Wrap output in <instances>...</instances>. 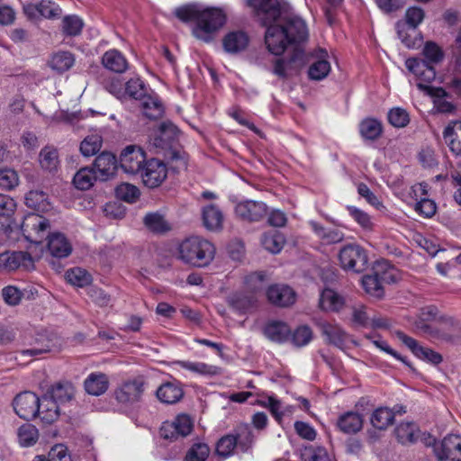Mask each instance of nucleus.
Here are the masks:
<instances>
[{
  "mask_svg": "<svg viewBox=\"0 0 461 461\" xmlns=\"http://www.w3.org/2000/svg\"><path fill=\"white\" fill-rule=\"evenodd\" d=\"M176 16L185 23L194 22L193 35L200 41L210 42L217 31L221 28L226 17L219 8H201L196 5H188L176 9Z\"/></svg>",
  "mask_w": 461,
  "mask_h": 461,
  "instance_id": "1",
  "label": "nucleus"
},
{
  "mask_svg": "<svg viewBox=\"0 0 461 461\" xmlns=\"http://www.w3.org/2000/svg\"><path fill=\"white\" fill-rule=\"evenodd\" d=\"M295 26L297 33L293 36L286 33L282 23L279 19L267 25L265 33V43L269 52L279 56L285 52L289 45H296L303 43L308 40L309 32L307 24L298 19L288 22V25Z\"/></svg>",
  "mask_w": 461,
  "mask_h": 461,
  "instance_id": "2",
  "label": "nucleus"
},
{
  "mask_svg": "<svg viewBox=\"0 0 461 461\" xmlns=\"http://www.w3.org/2000/svg\"><path fill=\"white\" fill-rule=\"evenodd\" d=\"M405 66L414 75L420 94L432 100V41H426L421 56L407 59Z\"/></svg>",
  "mask_w": 461,
  "mask_h": 461,
  "instance_id": "3",
  "label": "nucleus"
},
{
  "mask_svg": "<svg viewBox=\"0 0 461 461\" xmlns=\"http://www.w3.org/2000/svg\"><path fill=\"white\" fill-rule=\"evenodd\" d=\"M215 255V248L209 240L193 236L183 240L178 247V258L185 263L197 267L208 266Z\"/></svg>",
  "mask_w": 461,
  "mask_h": 461,
  "instance_id": "4",
  "label": "nucleus"
},
{
  "mask_svg": "<svg viewBox=\"0 0 461 461\" xmlns=\"http://www.w3.org/2000/svg\"><path fill=\"white\" fill-rule=\"evenodd\" d=\"M397 280L396 271L386 261L377 262L371 275L362 278V286L366 294L375 298H382L384 291L383 283H394Z\"/></svg>",
  "mask_w": 461,
  "mask_h": 461,
  "instance_id": "5",
  "label": "nucleus"
},
{
  "mask_svg": "<svg viewBox=\"0 0 461 461\" xmlns=\"http://www.w3.org/2000/svg\"><path fill=\"white\" fill-rule=\"evenodd\" d=\"M338 258L339 266L346 271L361 273L368 265L366 250L356 242L344 245L339 251Z\"/></svg>",
  "mask_w": 461,
  "mask_h": 461,
  "instance_id": "6",
  "label": "nucleus"
},
{
  "mask_svg": "<svg viewBox=\"0 0 461 461\" xmlns=\"http://www.w3.org/2000/svg\"><path fill=\"white\" fill-rule=\"evenodd\" d=\"M145 387L146 383L141 377L125 381L114 390V398L125 407L133 406L140 402Z\"/></svg>",
  "mask_w": 461,
  "mask_h": 461,
  "instance_id": "7",
  "label": "nucleus"
},
{
  "mask_svg": "<svg viewBox=\"0 0 461 461\" xmlns=\"http://www.w3.org/2000/svg\"><path fill=\"white\" fill-rule=\"evenodd\" d=\"M247 4L254 10L264 26L278 20L285 13L278 0H247Z\"/></svg>",
  "mask_w": 461,
  "mask_h": 461,
  "instance_id": "8",
  "label": "nucleus"
},
{
  "mask_svg": "<svg viewBox=\"0 0 461 461\" xmlns=\"http://www.w3.org/2000/svg\"><path fill=\"white\" fill-rule=\"evenodd\" d=\"M49 228V221L38 213L26 215L21 224L23 235L28 241L32 243H41L44 231Z\"/></svg>",
  "mask_w": 461,
  "mask_h": 461,
  "instance_id": "9",
  "label": "nucleus"
},
{
  "mask_svg": "<svg viewBox=\"0 0 461 461\" xmlns=\"http://www.w3.org/2000/svg\"><path fill=\"white\" fill-rule=\"evenodd\" d=\"M192 429L191 418L186 414H179L174 420L163 422L159 433L166 439L176 440L190 434Z\"/></svg>",
  "mask_w": 461,
  "mask_h": 461,
  "instance_id": "10",
  "label": "nucleus"
},
{
  "mask_svg": "<svg viewBox=\"0 0 461 461\" xmlns=\"http://www.w3.org/2000/svg\"><path fill=\"white\" fill-rule=\"evenodd\" d=\"M147 161L143 149L133 145L126 147L120 156L121 168L131 175L140 173Z\"/></svg>",
  "mask_w": 461,
  "mask_h": 461,
  "instance_id": "11",
  "label": "nucleus"
},
{
  "mask_svg": "<svg viewBox=\"0 0 461 461\" xmlns=\"http://www.w3.org/2000/svg\"><path fill=\"white\" fill-rule=\"evenodd\" d=\"M15 413L23 420H32L40 411V399L32 392L19 393L13 402Z\"/></svg>",
  "mask_w": 461,
  "mask_h": 461,
  "instance_id": "12",
  "label": "nucleus"
},
{
  "mask_svg": "<svg viewBox=\"0 0 461 461\" xmlns=\"http://www.w3.org/2000/svg\"><path fill=\"white\" fill-rule=\"evenodd\" d=\"M235 214L241 221L257 222L263 220L267 214V206L263 202L246 200L235 206Z\"/></svg>",
  "mask_w": 461,
  "mask_h": 461,
  "instance_id": "13",
  "label": "nucleus"
},
{
  "mask_svg": "<svg viewBox=\"0 0 461 461\" xmlns=\"http://www.w3.org/2000/svg\"><path fill=\"white\" fill-rule=\"evenodd\" d=\"M19 268L25 270L34 268L33 258L28 252L5 251L0 254V269L10 272Z\"/></svg>",
  "mask_w": 461,
  "mask_h": 461,
  "instance_id": "14",
  "label": "nucleus"
},
{
  "mask_svg": "<svg viewBox=\"0 0 461 461\" xmlns=\"http://www.w3.org/2000/svg\"><path fill=\"white\" fill-rule=\"evenodd\" d=\"M397 440L401 444H411L420 440L425 446L430 447L432 439L429 434L420 433L414 422H402L394 429Z\"/></svg>",
  "mask_w": 461,
  "mask_h": 461,
  "instance_id": "15",
  "label": "nucleus"
},
{
  "mask_svg": "<svg viewBox=\"0 0 461 461\" xmlns=\"http://www.w3.org/2000/svg\"><path fill=\"white\" fill-rule=\"evenodd\" d=\"M144 185L149 188L158 186L167 177V168L158 159H149L140 171Z\"/></svg>",
  "mask_w": 461,
  "mask_h": 461,
  "instance_id": "16",
  "label": "nucleus"
},
{
  "mask_svg": "<svg viewBox=\"0 0 461 461\" xmlns=\"http://www.w3.org/2000/svg\"><path fill=\"white\" fill-rule=\"evenodd\" d=\"M436 456L440 461H461V436L451 434L445 437L436 449Z\"/></svg>",
  "mask_w": 461,
  "mask_h": 461,
  "instance_id": "17",
  "label": "nucleus"
},
{
  "mask_svg": "<svg viewBox=\"0 0 461 461\" xmlns=\"http://www.w3.org/2000/svg\"><path fill=\"white\" fill-rule=\"evenodd\" d=\"M269 303L279 307H288L295 303V292L286 285H273L267 290Z\"/></svg>",
  "mask_w": 461,
  "mask_h": 461,
  "instance_id": "18",
  "label": "nucleus"
},
{
  "mask_svg": "<svg viewBox=\"0 0 461 461\" xmlns=\"http://www.w3.org/2000/svg\"><path fill=\"white\" fill-rule=\"evenodd\" d=\"M460 330L459 322L453 318L434 312V338L451 339Z\"/></svg>",
  "mask_w": 461,
  "mask_h": 461,
  "instance_id": "19",
  "label": "nucleus"
},
{
  "mask_svg": "<svg viewBox=\"0 0 461 461\" xmlns=\"http://www.w3.org/2000/svg\"><path fill=\"white\" fill-rule=\"evenodd\" d=\"M182 384L177 380L163 383L156 391L157 398L165 404H175L184 396Z\"/></svg>",
  "mask_w": 461,
  "mask_h": 461,
  "instance_id": "20",
  "label": "nucleus"
},
{
  "mask_svg": "<svg viewBox=\"0 0 461 461\" xmlns=\"http://www.w3.org/2000/svg\"><path fill=\"white\" fill-rule=\"evenodd\" d=\"M317 59L308 68V77L311 80L321 81L328 77L331 70L329 54L324 49L316 52Z\"/></svg>",
  "mask_w": 461,
  "mask_h": 461,
  "instance_id": "21",
  "label": "nucleus"
},
{
  "mask_svg": "<svg viewBox=\"0 0 461 461\" xmlns=\"http://www.w3.org/2000/svg\"><path fill=\"white\" fill-rule=\"evenodd\" d=\"M116 158L109 152H102L95 159L93 169L96 172L99 180L105 181L115 174Z\"/></svg>",
  "mask_w": 461,
  "mask_h": 461,
  "instance_id": "22",
  "label": "nucleus"
},
{
  "mask_svg": "<svg viewBox=\"0 0 461 461\" xmlns=\"http://www.w3.org/2000/svg\"><path fill=\"white\" fill-rule=\"evenodd\" d=\"M321 330L329 343L340 349L347 348L348 343L350 341L349 335L338 324L323 322L321 324Z\"/></svg>",
  "mask_w": 461,
  "mask_h": 461,
  "instance_id": "23",
  "label": "nucleus"
},
{
  "mask_svg": "<svg viewBox=\"0 0 461 461\" xmlns=\"http://www.w3.org/2000/svg\"><path fill=\"white\" fill-rule=\"evenodd\" d=\"M364 419L357 411H346L339 416L336 426L345 434H356L363 428Z\"/></svg>",
  "mask_w": 461,
  "mask_h": 461,
  "instance_id": "24",
  "label": "nucleus"
},
{
  "mask_svg": "<svg viewBox=\"0 0 461 461\" xmlns=\"http://www.w3.org/2000/svg\"><path fill=\"white\" fill-rule=\"evenodd\" d=\"M249 43L248 34L242 31H233L227 33L222 40V46L226 52L237 54L245 50Z\"/></svg>",
  "mask_w": 461,
  "mask_h": 461,
  "instance_id": "25",
  "label": "nucleus"
},
{
  "mask_svg": "<svg viewBox=\"0 0 461 461\" xmlns=\"http://www.w3.org/2000/svg\"><path fill=\"white\" fill-rule=\"evenodd\" d=\"M101 62L107 70L117 74H122L128 68V61L125 56L116 49L105 51L102 56Z\"/></svg>",
  "mask_w": 461,
  "mask_h": 461,
  "instance_id": "26",
  "label": "nucleus"
},
{
  "mask_svg": "<svg viewBox=\"0 0 461 461\" xmlns=\"http://www.w3.org/2000/svg\"><path fill=\"white\" fill-rule=\"evenodd\" d=\"M48 249L53 257L63 258L71 254L72 245L64 234L54 232L48 238Z\"/></svg>",
  "mask_w": 461,
  "mask_h": 461,
  "instance_id": "27",
  "label": "nucleus"
},
{
  "mask_svg": "<svg viewBox=\"0 0 461 461\" xmlns=\"http://www.w3.org/2000/svg\"><path fill=\"white\" fill-rule=\"evenodd\" d=\"M109 387L108 376L101 372L90 373L84 381L86 392L93 396L104 394Z\"/></svg>",
  "mask_w": 461,
  "mask_h": 461,
  "instance_id": "28",
  "label": "nucleus"
},
{
  "mask_svg": "<svg viewBox=\"0 0 461 461\" xmlns=\"http://www.w3.org/2000/svg\"><path fill=\"white\" fill-rule=\"evenodd\" d=\"M75 386L68 381L58 382L51 386L48 397L53 399L59 405H64L73 400Z\"/></svg>",
  "mask_w": 461,
  "mask_h": 461,
  "instance_id": "29",
  "label": "nucleus"
},
{
  "mask_svg": "<svg viewBox=\"0 0 461 461\" xmlns=\"http://www.w3.org/2000/svg\"><path fill=\"white\" fill-rule=\"evenodd\" d=\"M176 131V127L170 122H162L158 129L152 134L150 144L158 149H167Z\"/></svg>",
  "mask_w": 461,
  "mask_h": 461,
  "instance_id": "30",
  "label": "nucleus"
},
{
  "mask_svg": "<svg viewBox=\"0 0 461 461\" xmlns=\"http://www.w3.org/2000/svg\"><path fill=\"white\" fill-rule=\"evenodd\" d=\"M320 308L326 312H338L343 309L345 299L332 289H324L319 300Z\"/></svg>",
  "mask_w": 461,
  "mask_h": 461,
  "instance_id": "31",
  "label": "nucleus"
},
{
  "mask_svg": "<svg viewBox=\"0 0 461 461\" xmlns=\"http://www.w3.org/2000/svg\"><path fill=\"white\" fill-rule=\"evenodd\" d=\"M398 38L408 49H419L423 43V36L416 31L412 32L411 28L406 26V23H396L395 24Z\"/></svg>",
  "mask_w": 461,
  "mask_h": 461,
  "instance_id": "32",
  "label": "nucleus"
},
{
  "mask_svg": "<svg viewBox=\"0 0 461 461\" xmlns=\"http://www.w3.org/2000/svg\"><path fill=\"white\" fill-rule=\"evenodd\" d=\"M443 137L450 150L456 156H461V122L449 123L444 130Z\"/></svg>",
  "mask_w": 461,
  "mask_h": 461,
  "instance_id": "33",
  "label": "nucleus"
},
{
  "mask_svg": "<svg viewBox=\"0 0 461 461\" xmlns=\"http://www.w3.org/2000/svg\"><path fill=\"white\" fill-rule=\"evenodd\" d=\"M202 217L203 225L207 230H218L222 228L224 217L216 205L210 204L203 207Z\"/></svg>",
  "mask_w": 461,
  "mask_h": 461,
  "instance_id": "34",
  "label": "nucleus"
},
{
  "mask_svg": "<svg viewBox=\"0 0 461 461\" xmlns=\"http://www.w3.org/2000/svg\"><path fill=\"white\" fill-rule=\"evenodd\" d=\"M264 333L270 340L282 343L289 339L291 330L285 322L273 321L266 325Z\"/></svg>",
  "mask_w": 461,
  "mask_h": 461,
  "instance_id": "35",
  "label": "nucleus"
},
{
  "mask_svg": "<svg viewBox=\"0 0 461 461\" xmlns=\"http://www.w3.org/2000/svg\"><path fill=\"white\" fill-rule=\"evenodd\" d=\"M40 411L37 415L45 423H52L58 420L60 414V406L53 399H50L47 395L44 396L41 401L40 400Z\"/></svg>",
  "mask_w": 461,
  "mask_h": 461,
  "instance_id": "36",
  "label": "nucleus"
},
{
  "mask_svg": "<svg viewBox=\"0 0 461 461\" xmlns=\"http://www.w3.org/2000/svg\"><path fill=\"white\" fill-rule=\"evenodd\" d=\"M75 64V57L69 51H58L48 61L49 67L57 73H64Z\"/></svg>",
  "mask_w": 461,
  "mask_h": 461,
  "instance_id": "37",
  "label": "nucleus"
},
{
  "mask_svg": "<svg viewBox=\"0 0 461 461\" xmlns=\"http://www.w3.org/2000/svg\"><path fill=\"white\" fill-rule=\"evenodd\" d=\"M310 225L316 234L326 244H335L344 240V233L339 229L325 228L316 221H311Z\"/></svg>",
  "mask_w": 461,
  "mask_h": 461,
  "instance_id": "38",
  "label": "nucleus"
},
{
  "mask_svg": "<svg viewBox=\"0 0 461 461\" xmlns=\"http://www.w3.org/2000/svg\"><path fill=\"white\" fill-rule=\"evenodd\" d=\"M25 204L39 212H48L51 208L48 194L41 190H32L27 193Z\"/></svg>",
  "mask_w": 461,
  "mask_h": 461,
  "instance_id": "39",
  "label": "nucleus"
},
{
  "mask_svg": "<svg viewBox=\"0 0 461 461\" xmlns=\"http://www.w3.org/2000/svg\"><path fill=\"white\" fill-rule=\"evenodd\" d=\"M143 114L151 120L159 119L164 113V107L158 97L147 95L140 100Z\"/></svg>",
  "mask_w": 461,
  "mask_h": 461,
  "instance_id": "40",
  "label": "nucleus"
},
{
  "mask_svg": "<svg viewBox=\"0 0 461 461\" xmlns=\"http://www.w3.org/2000/svg\"><path fill=\"white\" fill-rule=\"evenodd\" d=\"M257 299L254 294L237 293L230 298V303L240 313H247L255 308Z\"/></svg>",
  "mask_w": 461,
  "mask_h": 461,
  "instance_id": "41",
  "label": "nucleus"
},
{
  "mask_svg": "<svg viewBox=\"0 0 461 461\" xmlns=\"http://www.w3.org/2000/svg\"><path fill=\"white\" fill-rule=\"evenodd\" d=\"M99 179L93 167H83L79 169L73 178V183L77 189L88 190L94 183Z\"/></svg>",
  "mask_w": 461,
  "mask_h": 461,
  "instance_id": "42",
  "label": "nucleus"
},
{
  "mask_svg": "<svg viewBox=\"0 0 461 461\" xmlns=\"http://www.w3.org/2000/svg\"><path fill=\"white\" fill-rule=\"evenodd\" d=\"M17 438L21 447H32L39 439V430L34 425L25 423L17 429Z\"/></svg>",
  "mask_w": 461,
  "mask_h": 461,
  "instance_id": "43",
  "label": "nucleus"
},
{
  "mask_svg": "<svg viewBox=\"0 0 461 461\" xmlns=\"http://www.w3.org/2000/svg\"><path fill=\"white\" fill-rule=\"evenodd\" d=\"M261 243L267 251L277 254L282 250L285 239L281 232L271 230L263 235Z\"/></svg>",
  "mask_w": 461,
  "mask_h": 461,
  "instance_id": "44",
  "label": "nucleus"
},
{
  "mask_svg": "<svg viewBox=\"0 0 461 461\" xmlns=\"http://www.w3.org/2000/svg\"><path fill=\"white\" fill-rule=\"evenodd\" d=\"M359 131L364 139L375 140L381 136L383 127L378 120L366 118L361 122L359 125Z\"/></svg>",
  "mask_w": 461,
  "mask_h": 461,
  "instance_id": "45",
  "label": "nucleus"
},
{
  "mask_svg": "<svg viewBox=\"0 0 461 461\" xmlns=\"http://www.w3.org/2000/svg\"><path fill=\"white\" fill-rule=\"evenodd\" d=\"M125 99L127 97L134 100H141L145 98L147 94V87L144 82L140 77H133L129 79L124 84Z\"/></svg>",
  "mask_w": 461,
  "mask_h": 461,
  "instance_id": "46",
  "label": "nucleus"
},
{
  "mask_svg": "<svg viewBox=\"0 0 461 461\" xmlns=\"http://www.w3.org/2000/svg\"><path fill=\"white\" fill-rule=\"evenodd\" d=\"M66 279L69 284L78 287L86 286L92 282L91 275L81 267L68 269L66 272Z\"/></svg>",
  "mask_w": 461,
  "mask_h": 461,
  "instance_id": "47",
  "label": "nucleus"
},
{
  "mask_svg": "<svg viewBox=\"0 0 461 461\" xmlns=\"http://www.w3.org/2000/svg\"><path fill=\"white\" fill-rule=\"evenodd\" d=\"M393 422V412L388 408H378L371 416L372 425L378 429H385Z\"/></svg>",
  "mask_w": 461,
  "mask_h": 461,
  "instance_id": "48",
  "label": "nucleus"
},
{
  "mask_svg": "<svg viewBox=\"0 0 461 461\" xmlns=\"http://www.w3.org/2000/svg\"><path fill=\"white\" fill-rule=\"evenodd\" d=\"M237 440L234 434H228L221 437L216 444V454L225 459L233 455L237 447Z\"/></svg>",
  "mask_w": 461,
  "mask_h": 461,
  "instance_id": "49",
  "label": "nucleus"
},
{
  "mask_svg": "<svg viewBox=\"0 0 461 461\" xmlns=\"http://www.w3.org/2000/svg\"><path fill=\"white\" fill-rule=\"evenodd\" d=\"M178 365L185 370L199 374V375H216L218 374V367L215 366L208 365L203 362L193 361H180Z\"/></svg>",
  "mask_w": 461,
  "mask_h": 461,
  "instance_id": "50",
  "label": "nucleus"
},
{
  "mask_svg": "<svg viewBox=\"0 0 461 461\" xmlns=\"http://www.w3.org/2000/svg\"><path fill=\"white\" fill-rule=\"evenodd\" d=\"M143 221L145 226L153 232L163 233L169 230L163 216L158 212L148 213Z\"/></svg>",
  "mask_w": 461,
  "mask_h": 461,
  "instance_id": "51",
  "label": "nucleus"
},
{
  "mask_svg": "<svg viewBox=\"0 0 461 461\" xmlns=\"http://www.w3.org/2000/svg\"><path fill=\"white\" fill-rule=\"evenodd\" d=\"M40 163L45 170H56L59 166L58 151L49 147L42 149L40 153Z\"/></svg>",
  "mask_w": 461,
  "mask_h": 461,
  "instance_id": "52",
  "label": "nucleus"
},
{
  "mask_svg": "<svg viewBox=\"0 0 461 461\" xmlns=\"http://www.w3.org/2000/svg\"><path fill=\"white\" fill-rule=\"evenodd\" d=\"M237 440V447L242 452H247L252 446L254 436L249 425H242L238 428L237 433L234 434Z\"/></svg>",
  "mask_w": 461,
  "mask_h": 461,
  "instance_id": "53",
  "label": "nucleus"
},
{
  "mask_svg": "<svg viewBox=\"0 0 461 461\" xmlns=\"http://www.w3.org/2000/svg\"><path fill=\"white\" fill-rule=\"evenodd\" d=\"M84 23L77 15H68L62 20V31L68 36H77L81 33Z\"/></svg>",
  "mask_w": 461,
  "mask_h": 461,
  "instance_id": "54",
  "label": "nucleus"
},
{
  "mask_svg": "<svg viewBox=\"0 0 461 461\" xmlns=\"http://www.w3.org/2000/svg\"><path fill=\"white\" fill-rule=\"evenodd\" d=\"M303 56V51L296 48L294 55L290 59H277L274 66V74H276L281 78H286L288 77L287 69L291 67L292 63L295 62L298 59H302Z\"/></svg>",
  "mask_w": 461,
  "mask_h": 461,
  "instance_id": "55",
  "label": "nucleus"
},
{
  "mask_svg": "<svg viewBox=\"0 0 461 461\" xmlns=\"http://www.w3.org/2000/svg\"><path fill=\"white\" fill-rule=\"evenodd\" d=\"M424 19V11L420 7H410L405 13L403 20L397 23H406V26L411 28L412 32H415L416 28Z\"/></svg>",
  "mask_w": 461,
  "mask_h": 461,
  "instance_id": "56",
  "label": "nucleus"
},
{
  "mask_svg": "<svg viewBox=\"0 0 461 461\" xmlns=\"http://www.w3.org/2000/svg\"><path fill=\"white\" fill-rule=\"evenodd\" d=\"M210 454V448L205 443H194L186 452L185 461H205Z\"/></svg>",
  "mask_w": 461,
  "mask_h": 461,
  "instance_id": "57",
  "label": "nucleus"
},
{
  "mask_svg": "<svg viewBox=\"0 0 461 461\" xmlns=\"http://www.w3.org/2000/svg\"><path fill=\"white\" fill-rule=\"evenodd\" d=\"M102 146V138L98 135L87 136L80 145V151L85 157L96 154Z\"/></svg>",
  "mask_w": 461,
  "mask_h": 461,
  "instance_id": "58",
  "label": "nucleus"
},
{
  "mask_svg": "<svg viewBox=\"0 0 461 461\" xmlns=\"http://www.w3.org/2000/svg\"><path fill=\"white\" fill-rule=\"evenodd\" d=\"M388 121L395 128H403L410 122V115L406 110L394 107L388 112Z\"/></svg>",
  "mask_w": 461,
  "mask_h": 461,
  "instance_id": "59",
  "label": "nucleus"
},
{
  "mask_svg": "<svg viewBox=\"0 0 461 461\" xmlns=\"http://www.w3.org/2000/svg\"><path fill=\"white\" fill-rule=\"evenodd\" d=\"M116 196L128 203H133L140 195L139 189L128 183H122L119 185L115 189Z\"/></svg>",
  "mask_w": 461,
  "mask_h": 461,
  "instance_id": "60",
  "label": "nucleus"
},
{
  "mask_svg": "<svg viewBox=\"0 0 461 461\" xmlns=\"http://www.w3.org/2000/svg\"><path fill=\"white\" fill-rule=\"evenodd\" d=\"M447 92L441 87H434V110L439 113H452L455 106L451 102L442 100L447 96Z\"/></svg>",
  "mask_w": 461,
  "mask_h": 461,
  "instance_id": "61",
  "label": "nucleus"
},
{
  "mask_svg": "<svg viewBox=\"0 0 461 461\" xmlns=\"http://www.w3.org/2000/svg\"><path fill=\"white\" fill-rule=\"evenodd\" d=\"M270 406L268 407V410L270 411L273 417L276 419V420L280 423L283 420L284 416L287 412H292L294 410L293 406H287L285 408H283L282 402L279 399H277L274 394L269 395L268 403Z\"/></svg>",
  "mask_w": 461,
  "mask_h": 461,
  "instance_id": "62",
  "label": "nucleus"
},
{
  "mask_svg": "<svg viewBox=\"0 0 461 461\" xmlns=\"http://www.w3.org/2000/svg\"><path fill=\"white\" fill-rule=\"evenodd\" d=\"M61 9L50 0H41L39 2V16L48 19L59 17Z\"/></svg>",
  "mask_w": 461,
  "mask_h": 461,
  "instance_id": "63",
  "label": "nucleus"
},
{
  "mask_svg": "<svg viewBox=\"0 0 461 461\" xmlns=\"http://www.w3.org/2000/svg\"><path fill=\"white\" fill-rule=\"evenodd\" d=\"M312 339V330L306 325L299 326L292 334V342L297 347L307 345Z\"/></svg>",
  "mask_w": 461,
  "mask_h": 461,
  "instance_id": "64",
  "label": "nucleus"
}]
</instances>
